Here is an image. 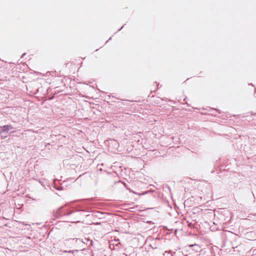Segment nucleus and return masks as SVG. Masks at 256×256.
Returning <instances> with one entry per match:
<instances>
[{"label":"nucleus","instance_id":"f03ea898","mask_svg":"<svg viewBox=\"0 0 256 256\" xmlns=\"http://www.w3.org/2000/svg\"><path fill=\"white\" fill-rule=\"evenodd\" d=\"M68 214H70L74 217V218L72 220V222H79L78 218H77V216L78 215V212H72Z\"/></svg>","mask_w":256,"mask_h":256},{"label":"nucleus","instance_id":"7ed1b4c3","mask_svg":"<svg viewBox=\"0 0 256 256\" xmlns=\"http://www.w3.org/2000/svg\"><path fill=\"white\" fill-rule=\"evenodd\" d=\"M1 133H2V132H1V130H0V134H1Z\"/></svg>","mask_w":256,"mask_h":256},{"label":"nucleus","instance_id":"f257e3e1","mask_svg":"<svg viewBox=\"0 0 256 256\" xmlns=\"http://www.w3.org/2000/svg\"><path fill=\"white\" fill-rule=\"evenodd\" d=\"M13 128V127L12 125H6L2 126L0 127V129L1 130L2 132H8V130Z\"/></svg>","mask_w":256,"mask_h":256}]
</instances>
